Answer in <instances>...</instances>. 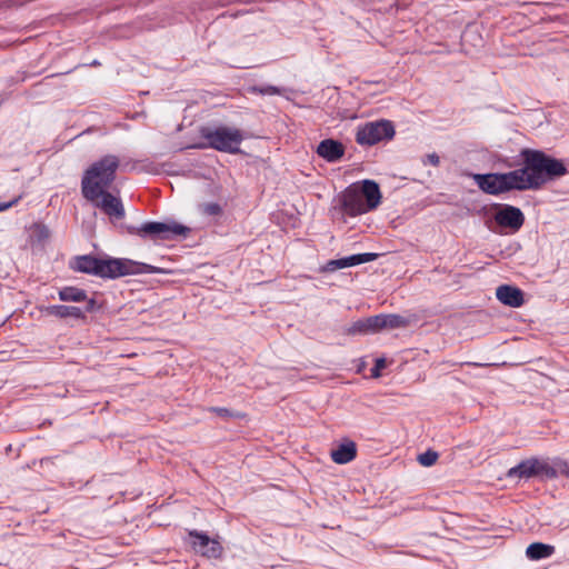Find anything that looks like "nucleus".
<instances>
[{
	"label": "nucleus",
	"instance_id": "b1692460",
	"mask_svg": "<svg viewBox=\"0 0 569 569\" xmlns=\"http://www.w3.org/2000/svg\"><path fill=\"white\" fill-rule=\"evenodd\" d=\"M251 91L254 93L262 94V96H266V94L273 96V94L280 93L279 88H277L274 86L252 87Z\"/></svg>",
	"mask_w": 569,
	"mask_h": 569
},
{
	"label": "nucleus",
	"instance_id": "412c9836",
	"mask_svg": "<svg viewBox=\"0 0 569 569\" xmlns=\"http://www.w3.org/2000/svg\"><path fill=\"white\" fill-rule=\"evenodd\" d=\"M59 299L62 301H84L87 300V293L84 290L76 287H64L59 290Z\"/></svg>",
	"mask_w": 569,
	"mask_h": 569
},
{
	"label": "nucleus",
	"instance_id": "f03ea898",
	"mask_svg": "<svg viewBox=\"0 0 569 569\" xmlns=\"http://www.w3.org/2000/svg\"><path fill=\"white\" fill-rule=\"evenodd\" d=\"M74 271L94 274L101 278H118L128 274L160 273L162 270L151 264L130 259H99L92 256H79L70 261Z\"/></svg>",
	"mask_w": 569,
	"mask_h": 569
},
{
	"label": "nucleus",
	"instance_id": "7ed1b4c3",
	"mask_svg": "<svg viewBox=\"0 0 569 569\" xmlns=\"http://www.w3.org/2000/svg\"><path fill=\"white\" fill-rule=\"evenodd\" d=\"M119 159L113 154H107L93 162L84 172L81 180V192L89 193L108 190L116 179Z\"/></svg>",
	"mask_w": 569,
	"mask_h": 569
},
{
	"label": "nucleus",
	"instance_id": "a878e982",
	"mask_svg": "<svg viewBox=\"0 0 569 569\" xmlns=\"http://www.w3.org/2000/svg\"><path fill=\"white\" fill-rule=\"evenodd\" d=\"M386 366H387L386 359L378 358L376 360V363H375L373 368L371 369L372 377L378 378L380 376V371L382 369H385Z\"/></svg>",
	"mask_w": 569,
	"mask_h": 569
},
{
	"label": "nucleus",
	"instance_id": "a211bd4d",
	"mask_svg": "<svg viewBox=\"0 0 569 569\" xmlns=\"http://www.w3.org/2000/svg\"><path fill=\"white\" fill-rule=\"evenodd\" d=\"M46 312L50 316H54V317H58L61 319H64V318L79 319V318L84 317V311L81 308L73 307V306H63V305L49 306L46 309Z\"/></svg>",
	"mask_w": 569,
	"mask_h": 569
},
{
	"label": "nucleus",
	"instance_id": "39448f33",
	"mask_svg": "<svg viewBox=\"0 0 569 569\" xmlns=\"http://www.w3.org/2000/svg\"><path fill=\"white\" fill-rule=\"evenodd\" d=\"M558 471L546 458H529L517 466L510 468L507 472L509 479H553Z\"/></svg>",
	"mask_w": 569,
	"mask_h": 569
},
{
	"label": "nucleus",
	"instance_id": "4468645a",
	"mask_svg": "<svg viewBox=\"0 0 569 569\" xmlns=\"http://www.w3.org/2000/svg\"><path fill=\"white\" fill-rule=\"evenodd\" d=\"M496 297L501 303L512 308L521 307L525 302L522 291L509 284L499 286Z\"/></svg>",
	"mask_w": 569,
	"mask_h": 569
},
{
	"label": "nucleus",
	"instance_id": "393cba45",
	"mask_svg": "<svg viewBox=\"0 0 569 569\" xmlns=\"http://www.w3.org/2000/svg\"><path fill=\"white\" fill-rule=\"evenodd\" d=\"M211 412H214L217 413L218 416L222 417V418H240L242 417L241 413L239 412H232L230 411L229 409L227 408H221V407H211L209 409Z\"/></svg>",
	"mask_w": 569,
	"mask_h": 569
},
{
	"label": "nucleus",
	"instance_id": "20e7f679",
	"mask_svg": "<svg viewBox=\"0 0 569 569\" xmlns=\"http://www.w3.org/2000/svg\"><path fill=\"white\" fill-rule=\"evenodd\" d=\"M200 132L207 147L232 154L240 152L239 147L244 139L240 129L228 126L204 127Z\"/></svg>",
	"mask_w": 569,
	"mask_h": 569
},
{
	"label": "nucleus",
	"instance_id": "aec40b11",
	"mask_svg": "<svg viewBox=\"0 0 569 569\" xmlns=\"http://www.w3.org/2000/svg\"><path fill=\"white\" fill-rule=\"evenodd\" d=\"M379 316V323H380V330L382 329H396L406 327L408 321L399 316V315H378Z\"/></svg>",
	"mask_w": 569,
	"mask_h": 569
},
{
	"label": "nucleus",
	"instance_id": "0eeeda50",
	"mask_svg": "<svg viewBox=\"0 0 569 569\" xmlns=\"http://www.w3.org/2000/svg\"><path fill=\"white\" fill-rule=\"evenodd\" d=\"M93 207L101 210L111 222L122 220L126 216L124 207L119 197L113 196L108 190L93 192V194L82 193Z\"/></svg>",
	"mask_w": 569,
	"mask_h": 569
},
{
	"label": "nucleus",
	"instance_id": "ddd939ff",
	"mask_svg": "<svg viewBox=\"0 0 569 569\" xmlns=\"http://www.w3.org/2000/svg\"><path fill=\"white\" fill-rule=\"evenodd\" d=\"M358 186L368 212L376 210L380 206L382 199L379 184L373 180L367 179L358 183Z\"/></svg>",
	"mask_w": 569,
	"mask_h": 569
},
{
	"label": "nucleus",
	"instance_id": "dca6fc26",
	"mask_svg": "<svg viewBox=\"0 0 569 569\" xmlns=\"http://www.w3.org/2000/svg\"><path fill=\"white\" fill-rule=\"evenodd\" d=\"M378 331H380V323L379 316L377 315L355 321L345 332L349 336H356L370 335Z\"/></svg>",
	"mask_w": 569,
	"mask_h": 569
},
{
	"label": "nucleus",
	"instance_id": "9d476101",
	"mask_svg": "<svg viewBox=\"0 0 569 569\" xmlns=\"http://www.w3.org/2000/svg\"><path fill=\"white\" fill-rule=\"evenodd\" d=\"M190 543L193 550L207 558H220L223 551L221 543L211 539L208 535L192 530L189 532Z\"/></svg>",
	"mask_w": 569,
	"mask_h": 569
},
{
	"label": "nucleus",
	"instance_id": "9b49d317",
	"mask_svg": "<svg viewBox=\"0 0 569 569\" xmlns=\"http://www.w3.org/2000/svg\"><path fill=\"white\" fill-rule=\"evenodd\" d=\"M495 220L500 227L518 231L525 222V216L519 208L506 204L497 211Z\"/></svg>",
	"mask_w": 569,
	"mask_h": 569
},
{
	"label": "nucleus",
	"instance_id": "2eb2a0df",
	"mask_svg": "<svg viewBox=\"0 0 569 569\" xmlns=\"http://www.w3.org/2000/svg\"><path fill=\"white\" fill-rule=\"evenodd\" d=\"M317 153L328 162H336L345 154L341 142L333 139H325L317 147Z\"/></svg>",
	"mask_w": 569,
	"mask_h": 569
},
{
	"label": "nucleus",
	"instance_id": "c756f323",
	"mask_svg": "<svg viewBox=\"0 0 569 569\" xmlns=\"http://www.w3.org/2000/svg\"><path fill=\"white\" fill-rule=\"evenodd\" d=\"M470 36V32H465L463 39L466 40Z\"/></svg>",
	"mask_w": 569,
	"mask_h": 569
},
{
	"label": "nucleus",
	"instance_id": "4be33fe9",
	"mask_svg": "<svg viewBox=\"0 0 569 569\" xmlns=\"http://www.w3.org/2000/svg\"><path fill=\"white\" fill-rule=\"evenodd\" d=\"M438 453L433 450H427L426 452L423 453H420L418 456V461L421 466H425V467H430L432 465L436 463L437 459H438Z\"/></svg>",
	"mask_w": 569,
	"mask_h": 569
},
{
	"label": "nucleus",
	"instance_id": "423d86ee",
	"mask_svg": "<svg viewBox=\"0 0 569 569\" xmlns=\"http://www.w3.org/2000/svg\"><path fill=\"white\" fill-rule=\"evenodd\" d=\"M395 127L389 120H378L363 124L356 134V141L361 146H373L383 140H391Z\"/></svg>",
	"mask_w": 569,
	"mask_h": 569
},
{
	"label": "nucleus",
	"instance_id": "6e6552de",
	"mask_svg": "<svg viewBox=\"0 0 569 569\" xmlns=\"http://www.w3.org/2000/svg\"><path fill=\"white\" fill-rule=\"evenodd\" d=\"M141 237H150L153 239H169L171 236H186L189 228L177 222H146L136 230Z\"/></svg>",
	"mask_w": 569,
	"mask_h": 569
},
{
	"label": "nucleus",
	"instance_id": "f8f14e48",
	"mask_svg": "<svg viewBox=\"0 0 569 569\" xmlns=\"http://www.w3.org/2000/svg\"><path fill=\"white\" fill-rule=\"evenodd\" d=\"M379 257L378 253L366 252L352 254L349 257H345L341 259H335L328 261L322 268L323 271L333 272L339 269L349 268L353 266H358L366 262L375 261Z\"/></svg>",
	"mask_w": 569,
	"mask_h": 569
},
{
	"label": "nucleus",
	"instance_id": "c85d7f7f",
	"mask_svg": "<svg viewBox=\"0 0 569 569\" xmlns=\"http://www.w3.org/2000/svg\"><path fill=\"white\" fill-rule=\"evenodd\" d=\"M94 306H96V301H94L93 299H89V300L87 301L86 310H83V311H84V313H86V312H90V311H92V310L94 309Z\"/></svg>",
	"mask_w": 569,
	"mask_h": 569
},
{
	"label": "nucleus",
	"instance_id": "1a4fd4ad",
	"mask_svg": "<svg viewBox=\"0 0 569 569\" xmlns=\"http://www.w3.org/2000/svg\"><path fill=\"white\" fill-rule=\"evenodd\" d=\"M340 210L350 217L361 216L368 212L358 184L349 186L338 198Z\"/></svg>",
	"mask_w": 569,
	"mask_h": 569
},
{
	"label": "nucleus",
	"instance_id": "f3484780",
	"mask_svg": "<svg viewBox=\"0 0 569 569\" xmlns=\"http://www.w3.org/2000/svg\"><path fill=\"white\" fill-rule=\"evenodd\" d=\"M357 456V446L351 440H346L336 449L331 450L330 457L338 465H346L352 461Z\"/></svg>",
	"mask_w": 569,
	"mask_h": 569
},
{
	"label": "nucleus",
	"instance_id": "f257e3e1",
	"mask_svg": "<svg viewBox=\"0 0 569 569\" xmlns=\"http://www.w3.org/2000/svg\"><path fill=\"white\" fill-rule=\"evenodd\" d=\"M525 166L506 173L475 174L473 180L486 193L499 194L510 190H536L548 180L563 176L565 164L541 151L525 150Z\"/></svg>",
	"mask_w": 569,
	"mask_h": 569
},
{
	"label": "nucleus",
	"instance_id": "6ab92c4d",
	"mask_svg": "<svg viewBox=\"0 0 569 569\" xmlns=\"http://www.w3.org/2000/svg\"><path fill=\"white\" fill-rule=\"evenodd\" d=\"M555 553V547L542 542H533L526 549V556L530 560H540L551 557Z\"/></svg>",
	"mask_w": 569,
	"mask_h": 569
},
{
	"label": "nucleus",
	"instance_id": "cd10ccee",
	"mask_svg": "<svg viewBox=\"0 0 569 569\" xmlns=\"http://www.w3.org/2000/svg\"><path fill=\"white\" fill-rule=\"evenodd\" d=\"M18 200L19 199L17 198L9 202H0V212L11 208L13 204H16L18 202Z\"/></svg>",
	"mask_w": 569,
	"mask_h": 569
},
{
	"label": "nucleus",
	"instance_id": "bb28decb",
	"mask_svg": "<svg viewBox=\"0 0 569 569\" xmlns=\"http://www.w3.org/2000/svg\"><path fill=\"white\" fill-rule=\"evenodd\" d=\"M440 162L439 156L436 153L427 154L425 163H430L437 167Z\"/></svg>",
	"mask_w": 569,
	"mask_h": 569
},
{
	"label": "nucleus",
	"instance_id": "5701e85b",
	"mask_svg": "<svg viewBox=\"0 0 569 569\" xmlns=\"http://www.w3.org/2000/svg\"><path fill=\"white\" fill-rule=\"evenodd\" d=\"M200 210L207 216H218L221 212V207L216 202H207L200 206Z\"/></svg>",
	"mask_w": 569,
	"mask_h": 569
}]
</instances>
